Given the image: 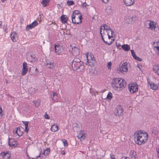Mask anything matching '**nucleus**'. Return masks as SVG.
<instances>
[{"instance_id": "obj_1", "label": "nucleus", "mask_w": 159, "mask_h": 159, "mask_svg": "<svg viewBox=\"0 0 159 159\" xmlns=\"http://www.w3.org/2000/svg\"><path fill=\"white\" fill-rule=\"evenodd\" d=\"M102 40L106 44L110 45L114 41L115 34L109 26L106 24L102 25L100 29Z\"/></svg>"}, {"instance_id": "obj_2", "label": "nucleus", "mask_w": 159, "mask_h": 159, "mask_svg": "<svg viewBox=\"0 0 159 159\" xmlns=\"http://www.w3.org/2000/svg\"><path fill=\"white\" fill-rule=\"evenodd\" d=\"M148 139V133L142 130L135 132L134 135V139L135 143L139 145L144 144Z\"/></svg>"}, {"instance_id": "obj_3", "label": "nucleus", "mask_w": 159, "mask_h": 159, "mask_svg": "<svg viewBox=\"0 0 159 159\" xmlns=\"http://www.w3.org/2000/svg\"><path fill=\"white\" fill-rule=\"evenodd\" d=\"M126 86V82L124 80L119 78L113 79L112 86L115 89L120 90L122 88Z\"/></svg>"}, {"instance_id": "obj_4", "label": "nucleus", "mask_w": 159, "mask_h": 159, "mask_svg": "<svg viewBox=\"0 0 159 159\" xmlns=\"http://www.w3.org/2000/svg\"><path fill=\"white\" fill-rule=\"evenodd\" d=\"M85 55L87 59V62L85 64L90 66H94L93 64V61H94L95 58L93 54L91 53L89 54L88 53H86L85 54Z\"/></svg>"}, {"instance_id": "obj_5", "label": "nucleus", "mask_w": 159, "mask_h": 159, "mask_svg": "<svg viewBox=\"0 0 159 159\" xmlns=\"http://www.w3.org/2000/svg\"><path fill=\"white\" fill-rule=\"evenodd\" d=\"M72 67L74 70L80 71L84 69V66L83 62L72 64Z\"/></svg>"}, {"instance_id": "obj_6", "label": "nucleus", "mask_w": 159, "mask_h": 159, "mask_svg": "<svg viewBox=\"0 0 159 159\" xmlns=\"http://www.w3.org/2000/svg\"><path fill=\"white\" fill-rule=\"evenodd\" d=\"M128 64L126 62H123L122 63L121 66H120L118 68V70L119 72H126L128 70Z\"/></svg>"}, {"instance_id": "obj_7", "label": "nucleus", "mask_w": 159, "mask_h": 159, "mask_svg": "<svg viewBox=\"0 0 159 159\" xmlns=\"http://www.w3.org/2000/svg\"><path fill=\"white\" fill-rule=\"evenodd\" d=\"M70 51L71 52L73 55L77 56L80 53L79 49L75 45H70Z\"/></svg>"}, {"instance_id": "obj_8", "label": "nucleus", "mask_w": 159, "mask_h": 159, "mask_svg": "<svg viewBox=\"0 0 159 159\" xmlns=\"http://www.w3.org/2000/svg\"><path fill=\"white\" fill-rule=\"evenodd\" d=\"M72 22L73 23L79 24L82 22V16H71Z\"/></svg>"}, {"instance_id": "obj_9", "label": "nucleus", "mask_w": 159, "mask_h": 159, "mask_svg": "<svg viewBox=\"0 0 159 159\" xmlns=\"http://www.w3.org/2000/svg\"><path fill=\"white\" fill-rule=\"evenodd\" d=\"M129 89L131 93H134L138 91V86L136 83L130 84Z\"/></svg>"}, {"instance_id": "obj_10", "label": "nucleus", "mask_w": 159, "mask_h": 159, "mask_svg": "<svg viewBox=\"0 0 159 159\" xmlns=\"http://www.w3.org/2000/svg\"><path fill=\"white\" fill-rule=\"evenodd\" d=\"M149 23H148V28L152 30L157 31L158 28L156 26V23L153 21H149Z\"/></svg>"}, {"instance_id": "obj_11", "label": "nucleus", "mask_w": 159, "mask_h": 159, "mask_svg": "<svg viewBox=\"0 0 159 159\" xmlns=\"http://www.w3.org/2000/svg\"><path fill=\"white\" fill-rule=\"evenodd\" d=\"M123 110L120 106L118 107L114 111L115 115L119 116L122 114Z\"/></svg>"}, {"instance_id": "obj_12", "label": "nucleus", "mask_w": 159, "mask_h": 159, "mask_svg": "<svg viewBox=\"0 0 159 159\" xmlns=\"http://www.w3.org/2000/svg\"><path fill=\"white\" fill-rule=\"evenodd\" d=\"M11 38L13 42H16L18 39V34L16 32H13L11 34Z\"/></svg>"}, {"instance_id": "obj_13", "label": "nucleus", "mask_w": 159, "mask_h": 159, "mask_svg": "<svg viewBox=\"0 0 159 159\" xmlns=\"http://www.w3.org/2000/svg\"><path fill=\"white\" fill-rule=\"evenodd\" d=\"M28 70L27 64L24 62L23 63V68L22 70L21 74L24 75L26 74Z\"/></svg>"}, {"instance_id": "obj_14", "label": "nucleus", "mask_w": 159, "mask_h": 159, "mask_svg": "<svg viewBox=\"0 0 159 159\" xmlns=\"http://www.w3.org/2000/svg\"><path fill=\"white\" fill-rule=\"evenodd\" d=\"M9 145L12 147H16L17 145L16 142L15 141L13 138H9L8 141Z\"/></svg>"}, {"instance_id": "obj_15", "label": "nucleus", "mask_w": 159, "mask_h": 159, "mask_svg": "<svg viewBox=\"0 0 159 159\" xmlns=\"http://www.w3.org/2000/svg\"><path fill=\"white\" fill-rule=\"evenodd\" d=\"M38 24V23L36 21H34L31 24L28 25L26 27V29L29 30L31 29L34 27L37 26Z\"/></svg>"}, {"instance_id": "obj_16", "label": "nucleus", "mask_w": 159, "mask_h": 159, "mask_svg": "<svg viewBox=\"0 0 159 159\" xmlns=\"http://www.w3.org/2000/svg\"><path fill=\"white\" fill-rule=\"evenodd\" d=\"M45 66L48 68H52L54 66V63L53 61H46V62L45 63Z\"/></svg>"}, {"instance_id": "obj_17", "label": "nucleus", "mask_w": 159, "mask_h": 159, "mask_svg": "<svg viewBox=\"0 0 159 159\" xmlns=\"http://www.w3.org/2000/svg\"><path fill=\"white\" fill-rule=\"evenodd\" d=\"M54 48L55 52L57 53V54L59 55L61 52L62 49L60 46L55 45Z\"/></svg>"}, {"instance_id": "obj_18", "label": "nucleus", "mask_w": 159, "mask_h": 159, "mask_svg": "<svg viewBox=\"0 0 159 159\" xmlns=\"http://www.w3.org/2000/svg\"><path fill=\"white\" fill-rule=\"evenodd\" d=\"M0 156L2 159H10V156L9 154L2 152L0 154Z\"/></svg>"}, {"instance_id": "obj_19", "label": "nucleus", "mask_w": 159, "mask_h": 159, "mask_svg": "<svg viewBox=\"0 0 159 159\" xmlns=\"http://www.w3.org/2000/svg\"><path fill=\"white\" fill-rule=\"evenodd\" d=\"M125 4L127 6H131L134 3L135 0H123Z\"/></svg>"}, {"instance_id": "obj_20", "label": "nucleus", "mask_w": 159, "mask_h": 159, "mask_svg": "<svg viewBox=\"0 0 159 159\" xmlns=\"http://www.w3.org/2000/svg\"><path fill=\"white\" fill-rule=\"evenodd\" d=\"M77 138L81 140H83L85 138V134L82 132H80L77 136Z\"/></svg>"}, {"instance_id": "obj_21", "label": "nucleus", "mask_w": 159, "mask_h": 159, "mask_svg": "<svg viewBox=\"0 0 159 159\" xmlns=\"http://www.w3.org/2000/svg\"><path fill=\"white\" fill-rule=\"evenodd\" d=\"M61 20L62 23H65L68 21V18L66 15H63L61 17Z\"/></svg>"}, {"instance_id": "obj_22", "label": "nucleus", "mask_w": 159, "mask_h": 159, "mask_svg": "<svg viewBox=\"0 0 159 159\" xmlns=\"http://www.w3.org/2000/svg\"><path fill=\"white\" fill-rule=\"evenodd\" d=\"M130 157L132 159H136L137 156L136 152L134 151L131 152L130 153Z\"/></svg>"}, {"instance_id": "obj_23", "label": "nucleus", "mask_w": 159, "mask_h": 159, "mask_svg": "<svg viewBox=\"0 0 159 159\" xmlns=\"http://www.w3.org/2000/svg\"><path fill=\"white\" fill-rule=\"evenodd\" d=\"M36 59V58L34 55H30L28 57V60L31 62H34Z\"/></svg>"}, {"instance_id": "obj_24", "label": "nucleus", "mask_w": 159, "mask_h": 159, "mask_svg": "<svg viewBox=\"0 0 159 159\" xmlns=\"http://www.w3.org/2000/svg\"><path fill=\"white\" fill-rule=\"evenodd\" d=\"M153 70L155 73L159 75V65L155 66H153Z\"/></svg>"}, {"instance_id": "obj_25", "label": "nucleus", "mask_w": 159, "mask_h": 159, "mask_svg": "<svg viewBox=\"0 0 159 159\" xmlns=\"http://www.w3.org/2000/svg\"><path fill=\"white\" fill-rule=\"evenodd\" d=\"M52 94L53 95V98H52V100L56 102H57L58 98L57 93H56L52 92Z\"/></svg>"}, {"instance_id": "obj_26", "label": "nucleus", "mask_w": 159, "mask_h": 159, "mask_svg": "<svg viewBox=\"0 0 159 159\" xmlns=\"http://www.w3.org/2000/svg\"><path fill=\"white\" fill-rule=\"evenodd\" d=\"M51 129L52 132H56L58 129V126L57 125L53 124L52 126Z\"/></svg>"}, {"instance_id": "obj_27", "label": "nucleus", "mask_w": 159, "mask_h": 159, "mask_svg": "<svg viewBox=\"0 0 159 159\" xmlns=\"http://www.w3.org/2000/svg\"><path fill=\"white\" fill-rule=\"evenodd\" d=\"M122 48L125 51H128L130 48V46L127 44H124L122 46Z\"/></svg>"}, {"instance_id": "obj_28", "label": "nucleus", "mask_w": 159, "mask_h": 159, "mask_svg": "<svg viewBox=\"0 0 159 159\" xmlns=\"http://www.w3.org/2000/svg\"><path fill=\"white\" fill-rule=\"evenodd\" d=\"M41 101L39 100H37L33 101V102L34 103L35 105V107H38L40 104Z\"/></svg>"}, {"instance_id": "obj_29", "label": "nucleus", "mask_w": 159, "mask_h": 159, "mask_svg": "<svg viewBox=\"0 0 159 159\" xmlns=\"http://www.w3.org/2000/svg\"><path fill=\"white\" fill-rule=\"evenodd\" d=\"M151 88L153 90H156L158 89L157 86L154 83H151L150 84Z\"/></svg>"}, {"instance_id": "obj_30", "label": "nucleus", "mask_w": 159, "mask_h": 159, "mask_svg": "<svg viewBox=\"0 0 159 159\" xmlns=\"http://www.w3.org/2000/svg\"><path fill=\"white\" fill-rule=\"evenodd\" d=\"M82 16L80 12L79 11L77 10H75L73 12V14L71 16Z\"/></svg>"}, {"instance_id": "obj_31", "label": "nucleus", "mask_w": 159, "mask_h": 159, "mask_svg": "<svg viewBox=\"0 0 159 159\" xmlns=\"http://www.w3.org/2000/svg\"><path fill=\"white\" fill-rule=\"evenodd\" d=\"M23 124L25 125V132L27 133L28 132L29 130L27 128L28 127V125L29 123V121H23Z\"/></svg>"}, {"instance_id": "obj_32", "label": "nucleus", "mask_w": 159, "mask_h": 159, "mask_svg": "<svg viewBox=\"0 0 159 159\" xmlns=\"http://www.w3.org/2000/svg\"><path fill=\"white\" fill-rule=\"evenodd\" d=\"M49 1V0H43L41 2V3L44 7H45L47 6Z\"/></svg>"}, {"instance_id": "obj_33", "label": "nucleus", "mask_w": 159, "mask_h": 159, "mask_svg": "<svg viewBox=\"0 0 159 159\" xmlns=\"http://www.w3.org/2000/svg\"><path fill=\"white\" fill-rule=\"evenodd\" d=\"M29 92L31 94H34L35 93V89L34 88L31 87L28 90Z\"/></svg>"}, {"instance_id": "obj_34", "label": "nucleus", "mask_w": 159, "mask_h": 159, "mask_svg": "<svg viewBox=\"0 0 159 159\" xmlns=\"http://www.w3.org/2000/svg\"><path fill=\"white\" fill-rule=\"evenodd\" d=\"M50 149L49 148H48L45 149L43 152V154L45 156H47L50 153Z\"/></svg>"}, {"instance_id": "obj_35", "label": "nucleus", "mask_w": 159, "mask_h": 159, "mask_svg": "<svg viewBox=\"0 0 159 159\" xmlns=\"http://www.w3.org/2000/svg\"><path fill=\"white\" fill-rule=\"evenodd\" d=\"M82 62V61H81L80 59L78 58H75L74 60L72 62V63H78V62Z\"/></svg>"}, {"instance_id": "obj_36", "label": "nucleus", "mask_w": 159, "mask_h": 159, "mask_svg": "<svg viewBox=\"0 0 159 159\" xmlns=\"http://www.w3.org/2000/svg\"><path fill=\"white\" fill-rule=\"evenodd\" d=\"M153 45V47L156 49L158 47H159V42H154Z\"/></svg>"}, {"instance_id": "obj_37", "label": "nucleus", "mask_w": 159, "mask_h": 159, "mask_svg": "<svg viewBox=\"0 0 159 159\" xmlns=\"http://www.w3.org/2000/svg\"><path fill=\"white\" fill-rule=\"evenodd\" d=\"M112 98V94L111 92H109L107 96V98L108 99L111 100Z\"/></svg>"}, {"instance_id": "obj_38", "label": "nucleus", "mask_w": 159, "mask_h": 159, "mask_svg": "<svg viewBox=\"0 0 159 159\" xmlns=\"http://www.w3.org/2000/svg\"><path fill=\"white\" fill-rule=\"evenodd\" d=\"M112 63L111 62H109L107 64V67L108 70H111V66Z\"/></svg>"}, {"instance_id": "obj_39", "label": "nucleus", "mask_w": 159, "mask_h": 159, "mask_svg": "<svg viewBox=\"0 0 159 159\" xmlns=\"http://www.w3.org/2000/svg\"><path fill=\"white\" fill-rule=\"evenodd\" d=\"M67 3L68 6H71L74 4V2L72 1H68Z\"/></svg>"}, {"instance_id": "obj_40", "label": "nucleus", "mask_w": 159, "mask_h": 159, "mask_svg": "<svg viewBox=\"0 0 159 159\" xmlns=\"http://www.w3.org/2000/svg\"><path fill=\"white\" fill-rule=\"evenodd\" d=\"M20 128H18L16 130L15 133L17 134L18 135L20 136V133H19V132H20Z\"/></svg>"}, {"instance_id": "obj_41", "label": "nucleus", "mask_w": 159, "mask_h": 159, "mask_svg": "<svg viewBox=\"0 0 159 159\" xmlns=\"http://www.w3.org/2000/svg\"><path fill=\"white\" fill-rule=\"evenodd\" d=\"M63 142L64 146H67L68 145V143L67 141L66 140L64 139L63 140Z\"/></svg>"}, {"instance_id": "obj_42", "label": "nucleus", "mask_w": 159, "mask_h": 159, "mask_svg": "<svg viewBox=\"0 0 159 159\" xmlns=\"http://www.w3.org/2000/svg\"><path fill=\"white\" fill-rule=\"evenodd\" d=\"M134 58L135 60H137L139 61H142V59L141 58L136 56L134 57Z\"/></svg>"}, {"instance_id": "obj_43", "label": "nucleus", "mask_w": 159, "mask_h": 159, "mask_svg": "<svg viewBox=\"0 0 159 159\" xmlns=\"http://www.w3.org/2000/svg\"><path fill=\"white\" fill-rule=\"evenodd\" d=\"M131 52L132 54V55L133 57L134 58L136 56V55L135 54V53L133 51V50H131Z\"/></svg>"}, {"instance_id": "obj_44", "label": "nucleus", "mask_w": 159, "mask_h": 159, "mask_svg": "<svg viewBox=\"0 0 159 159\" xmlns=\"http://www.w3.org/2000/svg\"><path fill=\"white\" fill-rule=\"evenodd\" d=\"M44 117L46 119H49V117L48 115L47 114V113L45 114L44 115Z\"/></svg>"}, {"instance_id": "obj_45", "label": "nucleus", "mask_w": 159, "mask_h": 159, "mask_svg": "<svg viewBox=\"0 0 159 159\" xmlns=\"http://www.w3.org/2000/svg\"><path fill=\"white\" fill-rule=\"evenodd\" d=\"M2 109L1 107H0V118L2 116Z\"/></svg>"}, {"instance_id": "obj_46", "label": "nucleus", "mask_w": 159, "mask_h": 159, "mask_svg": "<svg viewBox=\"0 0 159 159\" xmlns=\"http://www.w3.org/2000/svg\"><path fill=\"white\" fill-rule=\"evenodd\" d=\"M111 159H116L114 156L113 155H111Z\"/></svg>"}, {"instance_id": "obj_47", "label": "nucleus", "mask_w": 159, "mask_h": 159, "mask_svg": "<svg viewBox=\"0 0 159 159\" xmlns=\"http://www.w3.org/2000/svg\"><path fill=\"white\" fill-rule=\"evenodd\" d=\"M103 2L105 3H107L108 2L109 0H102Z\"/></svg>"}, {"instance_id": "obj_48", "label": "nucleus", "mask_w": 159, "mask_h": 159, "mask_svg": "<svg viewBox=\"0 0 159 159\" xmlns=\"http://www.w3.org/2000/svg\"><path fill=\"white\" fill-rule=\"evenodd\" d=\"M137 67H138V68L139 69H141V68L142 67V66L141 65H139V64H138L137 65Z\"/></svg>"}, {"instance_id": "obj_49", "label": "nucleus", "mask_w": 159, "mask_h": 159, "mask_svg": "<svg viewBox=\"0 0 159 159\" xmlns=\"http://www.w3.org/2000/svg\"><path fill=\"white\" fill-rule=\"evenodd\" d=\"M82 6L84 7H86L87 5L85 2H84Z\"/></svg>"}, {"instance_id": "obj_50", "label": "nucleus", "mask_w": 159, "mask_h": 159, "mask_svg": "<svg viewBox=\"0 0 159 159\" xmlns=\"http://www.w3.org/2000/svg\"><path fill=\"white\" fill-rule=\"evenodd\" d=\"M121 159H130L128 157H122Z\"/></svg>"}, {"instance_id": "obj_51", "label": "nucleus", "mask_w": 159, "mask_h": 159, "mask_svg": "<svg viewBox=\"0 0 159 159\" xmlns=\"http://www.w3.org/2000/svg\"><path fill=\"white\" fill-rule=\"evenodd\" d=\"M61 153L62 155H65V152L64 151H62L61 152Z\"/></svg>"}, {"instance_id": "obj_52", "label": "nucleus", "mask_w": 159, "mask_h": 159, "mask_svg": "<svg viewBox=\"0 0 159 159\" xmlns=\"http://www.w3.org/2000/svg\"><path fill=\"white\" fill-rule=\"evenodd\" d=\"M116 46L117 47V48H118L119 46H120V45L119 43L118 44H117V43L116 44Z\"/></svg>"}, {"instance_id": "obj_53", "label": "nucleus", "mask_w": 159, "mask_h": 159, "mask_svg": "<svg viewBox=\"0 0 159 159\" xmlns=\"http://www.w3.org/2000/svg\"><path fill=\"white\" fill-rule=\"evenodd\" d=\"M157 153H159V148H158V150H157Z\"/></svg>"}, {"instance_id": "obj_54", "label": "nucleus", "mask_w": 159, "mask_h": 159, "mask_svg": "<svg viewBox=\"0 0 159 159\" xmlns=\"http://www.w3.org/2000/svg\"><path fill=\"white\" fill-rule=\"evenodd\" d=\"M28 159H34L33 158H31V157H29V158H28Z\"/></svg>"}, {"instance_id": "obj_55", "label": "nucleus", "mask_w": 159, "mask_h": 159, "mask_svg": "<svg viewBox=\"0 0 159 159\" xmlns=\"http://www.w3.org/2000/svg\"><path fill=\"white\" fill-rule=\"evenodd\" d=\"M6 0H1V1L2 2H4Z\"/></svg>"}, {"instance_id": "obj_56", "label": "nucleus", "mask_w": 159, "mask_h": 159, "mask_svg": "<svg viewBox=\"0 0 159 159\" xmlns=\"http://www.w3.org/2000/svg\"><path fill=\"white\" fill-rule=\"evenodd\" d=\"M2 24V22L1 21H0V26Z\"/></svg>"}, {"instance_id": "obj_57", "label": "nucleus", "mask_w": 159, "mask_h": 159, "mask_svg": "<svg viewBox=\"0 0 159 159\" xmlns=\"http://www.w3.org/2000/svg\"><path fill=\"white\" fill-rule=\"evenodd\" d=\"M35 71H37V68H36L35 69Z\"/></svg>"}, {"instance_id": "obj_58", "label": "nucleus", "mask_w": 159, "mask_h": 159, "mask_svg": "<svg viewBox=\"0 0 159 159\" xmlns=\"http://www.w3.org/2000/svg\"><path fill=\"white\" fill-rule=\"evenodd\" d=\"M157 154H158V156L159 157V153H157Z\"/></svg>"}, {"instance_id": "obj_59", "label": "nucleus", "mask_w": 159, "mask_h": 159, "mask_svg": "<svg viewBox=\"0 0 159 159\" xmlns=\"http://www.w3.org/2000/svg\"><path fill=\"white\" fill-rule=\"evenodd\" d=\"M29 157H30L28 155V158H29Z\"/></svg>"}, {"instance_id": "obj_60", "label": "nucleus", "mask_w": 159, "mask_h": 159, "mask_svg": "<svg viewBox=\"0 0 159 159\" xmlns=\"http://www.w3.org/2000/svg\"><path fill=\"white\" fill-rule=\"evenodd\" d=\"M40 155H39V156L37 157H40Z\"/></svg>"}]
</instances>
